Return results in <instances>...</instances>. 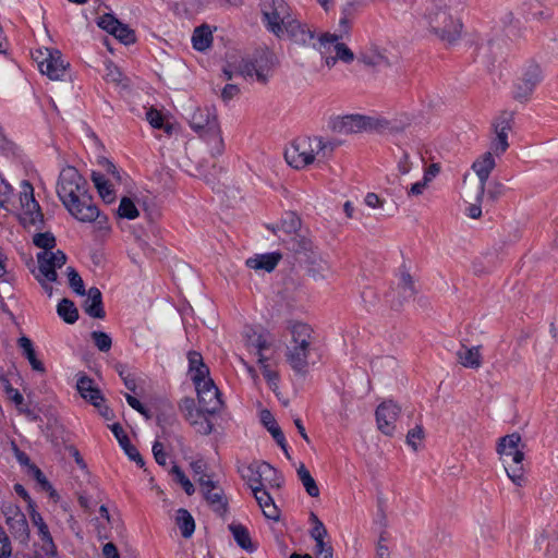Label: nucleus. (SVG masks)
Returning <instances> with one entry per match:
<instances>
[{"label": "nucleus", "instance_id": "f3484780", "mask_svg": "<svg viewBox=\"0 0 558 558\" xmlns=\"http://www.w3.org/2000/svg\"><path fill=\"white\" fill-rule=\"evenodd\" d=\"M399 415L400 408L396 403L392 401L381 402L375 412L378 429L387 436H392Z\"/></svg>", "mask_w": 558, "mask_h": 558}, {"label": "nucleus", "instance_id": "4be33fe9", "mask_svg": "<svg viewBox=\"0 0 558 558\" xmlns=\"http://www.w3.org/2000/svg\"><path fill=\"white\" fill-rule=\"evenodd\" d=\"M357 60L366 66L371 68H388L390 61L388 57L378 47L372 46L369 48L362 49L359 52Z\"/></svg>", "mask_w": 558, "mask_h": 558}, {"label": "nucleus", "instance_id": "0eeeda50", "mask_svg": "<svg viewBox=\"0 0 558 558\" xmlns=\"http://www.w3.org/2000/svg\"><path fill=\"white\" fill-rule=\"evenodd\" d=\"M293 19L286 0H272L263 8V22L267 31L279 39H282L283 28L288 26L287 22H291Z\"/></svg>", "mask_w": 558, "mask_h": 558}, {"label": "nucleus", "instance_id": "37998d69", "mask_svg": "<svg viewBox=\"0 0 558 558\" xmlns=\"http://www.w3.org/2000/svg\"><path fill=\"white\" fill-rule=\"evenodd\" d=\"M58 315L66 323L74 324L78 319V311L69 299H62L57 306Z\"/></svg>", "mask_w": 558, "mask_h": 558}, {"label": "nucleus", "instance_id": "09e8293b", "mask_svg": "<svg viewBox=\"0 0 558 558\" xmlns=\"http://www.w3.org/2000/svg\"><path fill=\"white\" fill-rule=\"evenodd\" d=\"M118 215L122 218L135 219L138 217L140 213L136 208L134 202L129 197H123L120 201V205L118 208Z\"/></svg>", "mask_w": 558, "mask_h": 558}, {"label": "nucleus", "instance_id": "1a4fd4ad", "mask_svg": "<svg viewBox=\"0 0 558 558\" xmlns=\"http://www.w3.org/2000/svg\"><path fill=\"white\" fill-rule=\"evenodd\" d=\"M41 74L47 75L50 80H61L66 71L69 63L62 59V54L57 49H37L33 53Z\"/></svg>", "mask_w": 558, "mask_h": 558}, {"label": "nucleus", "instance_id": "7c9ffc66", "mask_svg": "<svg viewBox=\"0 0 558 558\" xmlns=\"http://www.w3.org/2000/svg\"><path fill=\"white\" fill-rule=\"evenodd\" d=\"M17 344L22 350L23 355L28 360L32 368L41 374L46 373L44 363L37 359L32 340L26 336H23L17 340Z\"/></svg>", "mask_w": 558, "mask_h": 558}, {"label": "nucleus", "instance_id": "2eb2a0df", "mask_svg": "<svg viewBox=\"0 0 558 558\" xmlns=\"http://www.w3.org/2000/svg\"><path fill=\"white\" fill-rule=\"evenodd\" d=\"M513 124V114L504 111L495 120L493 126L495 131V138L492 142L490 149L496 156H500L509 147L508 133L511 131Z\"/></svg>", "mask_w": 558, "mask_h": 558}, {"label": "nucleus", "instance_id": "13d9d810", "mask_svg": "<svg viewBox=\"0 0 558 558\" xmlns=\"http://www.w3.org/2000/svg\"><path fill=\"white\" fill-rule=\"evenodd\" d=\"M120 21L112 14L106 13L98 19L97 25L109 34H114L117 27L120 25Z\"/></svg>", "mask_w": 558, "mask_h": 558}, {"label": "nucleus", "instance_id": "49530a36", "mask_svg": "<svg viewBox=\"0 0 558 558\" xmlns=\"http://www.w3.org/2000/svg\"><path fill=\"white\" fill-rule=\"evenodd\" d=\"M32 521L38 530V535L40 539L50 547H53L52 536L43 517L38 512L33 511Z\"/></svg>", "mask_w": 558, "mask_h": 558}, {"label": "nucleus", "instance_id": "b1692460", "mask_svg": "<svg viewBox=\"0 0 558 558\" xmlns=\"http://www.w3.org/2000/svg\"><path fill=\"white\" fill-rule=\"evenodd\" d=\"M267 487H263L260 485L254 486L252 489L253 495L259 505V507L263 510V513L265 517L271 520H278L279 519V510L276 507L271 496L266 489Z\"/></svg>", "mask_w": 558, "mask_h": 558}, {"label": "nucleus", "instance_id": "7ed1b4c3", "mask_svg": "<svg viewBox=\"0 0 558 558\" xmlns=\"http://www.w3.org/2000/svg\"><path fill=\"white\" fill-rule=\"evenodd\" d=\"M331 143L324 142L320 137H302L294 141L286 150L287 162L295 169H302L314 162L316 156L326 157L331 153Z\"/></svg>", "mask_w": 558, "mask_h": 558}, {"label": "nucleus", "instance_id": "4c0bfd02", "mask_svg": "<svg viewBox=\"0 0 558 558\" xmlns=\"http://www.w3.org/2000/svg\"><path fill=\"white\" fill-rule=\"evenodd\" d=\"M205 412H202L201 409L194 411L193 409L189 411L187 418L191 421V424L196 427L197 433L202 435H209L213 432V423L204 415Z\"/></svg>", "mask_w": 558, "mask_h": 558}, {"label": "nucleus", "instance_id": "774afa93", "mask_svg": "<svg viewBox=\"0 0 558 558\" xmlns=\"http://www.w3.org/2000/svg\"><path fill=\"white\" fill-rule=\"evenodd\" d=\"M153 453L155 457V460L158 464L165 465L167 461V454L163 451V446L161 442L156 441L153 446Z\"/></svg>", "mask_w": 558, "mask_h": 558}, {"label": "nucleus", "instance_id": "a18cd8bd", "mask_svg": "<svg viewBox=\"0 0 558 558\" xmlns=\"http://www.w3.org/2000/svg\"><path fill=\"white\" fill-rule=\"evenodd\" d=\"M33 243L35 246L41 248V252H53L57 242L56 238L51 232H39L33 236Z\"/></svg>", "mask_w": 558, "mask_h": 558}, {"label": "nucleus", "instance_id": "e2e57ef3", "mask_svg": "<svg viewBox=\"0 0 558 558\" xmlns=\"http://www.w3.org/2000/svg\"><path fill=\"white\" fill-rule=\"evenodd\" d=\"M424 438V430L421 426H415L410 429L407 435V442L414 450H417V441H421Z\"/></svg>", "mask_w": 558, "mask_h": 558}, {"label": "nucleus", "instance_id": "20e7f679", "mask_svg": "<svg viewBox=\"0 0 558 558\" xmlns=\"http://www.w3.org/2000/svg\"><path fill=\"white\" fill-rule=\"evenodd\" d=\"M521 436L519 433H512L499 438L497 453L505 464L508 477L518 486L524 482V471L522 462L524 452L520 449Z\"/></svg>", "mask_w": 558, "mask_h": 558}, {"label": "nucleus", "instance_id": "69168bd1", "mask_svg": "<svg viewBox=\"0 0 558 558\" xmlns=\"http://www.w3.org/2000/svg\"><path fill=\"white\" fill-rule=\"evenodd\" d=\"M125 399H126L128 404L132 409H134L135 411L140 412L141 414H143L147 418L150 417L148 411L145 409V407L135 397L126 393L125 395Z\"/></svg>", "mask_w": 558, "mask_h": 558}, {"label": "nucleus", "instance_id": "f03ea898", "mask_svg": "<svg viewBox=\"0 0 558 558\" xmlns=\"http://www.w3.org/2000/svg\"><path fill=\"white\" fill-rule=\"evenodd\" d=\"M291 340L286 348V360L290 367L299 374L306 373L308 359L315 350L316 338L313 328L302 322L289 325Z\"/></svg>", "mask_w": 558, "mask_h": 558}, {"label": "nucleus", "instance_id": "dca6fc26", "mask_svg": "<svg viewBox=\"0 0 558 558\" xmlns=\"http://www.w3.org/2000/svg\"><path fill=\"white\" fill-rule=\"evenodd\" d=\"M542 81V69L534 61H529L523 70L522 75L515 84L514 98H526L534 90L535 86Z\"/></svg>", "mask_w": 558, "mask_h": 558}, {"label": "nucleus", "instance_id": "473e14b6", "mask_svg": "<svg viewBox=\"0 0 558 558\" xmlns=\"http://www.w3.org/2000/svg\"><path fill=\"white\" fill-rule=\"evenodd\" d=\"M260 486L280 488L283 483L282 475L269 463L262 461Z\"/></svg>", "mask_w": 558, "mask_h": 558}, {"label": "nucleus", "instance_id": "6e6d98bb", "mask_svg": "<svg viewBox=\"0 0 558 558\" xmlns=\"http://www.w3.org/2000/svg\"><path fill=\"white\" fill-rule=\"evenodd\" d=\"M171 473L174 475L175 481L182 486L184 492L191 496L194 492V485L192 482L186 477L184 472L180 469L178 465H173L171 469Z\"/></svg>", "mask_w": 558, "mask_h": 558}, {"label": "nucleus", "instance_id": "e433bc0d", "mask_svg": "<svg viewBox=\"0 0 558 558\" xmlns=\"http://www.w3.org/2000/svg\"><path fill=\"white\" fill-rule=\"evenodd\" d=\"M229 530L231 531L236 544L247 550H255V546L252 543L248 530L242 524H230Z\"/></svg>", "mask_w": 558, "mask_h": 558}, {"label": "nucleus", "instance_id": "6ab92c4d", "mask_svg": "<svg viewBox=\"0 0 558 558\" xmlns=\"http://www.w3.org/2000/svg\"><path fill=\"white\" fill-rule=\"evenodd\" d=\"M76 388L83 399L89 401L94 407L100 408L104 397L90 377L82 375L77 379Z\"/></svg>", "mask_w": 558, "mask_h": 558}, {"label": "nucleus", "instance_id": "5fc2aeb1", "mask_svg": "<svg viewBox=\"0 0 558 558\" xmlns=\"http://www.w3.org/2000/svg\"><path fill=\"white\" fill-rule=\"evenodd\" d=\"M90 337L99 351L108 352L111 349L112 340L108 333L104 331H93Z\"/></svg>", "mask_w": 558, "mask_h": 558}, {"label": "nucleus", "instance_id": "412c9836", "mask_svg": "<svg viewBox=\"0 0 558 558\" xmlns=\"http://www.w3.org/2000/svg\"><path fill=\"white\" fill-rule=\"evenodd\" d=\"M202 490L204 492L206 500L213 507V509L222 514L226 512V501L221 490H215V484L211 480H206L203 477L198 478Z\"/></svg>", "mask_w": 558, "mask_h": 558}, {"label": "nucleus", "instance_id": "72a5a7b5", "mask_svg": "<svg viewBox=\"0 0 558 558\" xmlns=\"http://www.w3.org/2000/svg\"><path fill=\"white\" fill-rule=\"evenodd\" d=\"M283 243L294 254H303L305 256L308 253L313 254V242L299 233L291 235L289 240H283Z\"/></svg>", "mask_w": 558, "mask_h": 558}, {"label": "nucleus", "instance_id": "9d476101", "mask_svg": "<svg viewBox=\"0 0 558 558\" xmlns=\"http://www.w3.org/2000/svg\"><path fill=\"white\" fill-rule=\"evenodd\" d=\"M272 66V53L262 51L253 59H242L236 66V72L243 77H256V81L265 84Z\"/></svg>", "mask_w": 558, "mask_h": 558}, {"label": "nucleus", "instance_id": "79ce46f5", "mask_svg": "<svg viewBox=\"0 0 558 558\" xmlns=\"http://www.w3.org/2000/svg\"><path fill=\"white\" fill-rule=\"evenodd\" d=\"M299 480L303 484L306 493L311 497H318L319 496V488L314 480V477L311 475L310 471L306 469V466L301 463L300 466L296 470Z\"/></svg>", "mask_w": 558, "mask_h": 558}, {"label": "nucleus", "instance_id": "ea45409f", "mask_svg": "<svg viewBox=\"0 0 558 558\" xmlns=\"http://www.w3.org/2000/svg\"><path fill=\"white\" fill-rule=\"evenodd\" d=\"M177 524L184 538H190L195 530V522L191 513L186 509H179L177 511Z\"/></svg>", "mask_w": 558, "mask_h": 558}, {"label": "nucleus", "instance_id": "ddd939ff", "mask_svg": "<svg viewBox=\"0 0 558 558\" xmlns=\"http://www.w3.org/2000/svg\"><path fill=\"white\" fill-rule=\"evenodd\" d=\"M288 26L283 28L282 39L289 38L294 44L300 46H312L317 49L318 41L316 38L315 29L311 28L307 24L293 19L291 22H287Z\"/></svg>", "mask_w": 558, "mask_h": 558}, {"label": "nucleus", "instance_id": "5701e85b", "mask_svg": "<svg viewBox=\"0 0 558 558\" xmlns=\"http://www.w3.org/2000/svg\"><path fill=\"white\" fill-rule=\"evenodd\" d=\"M485 181H482L480 179H476L474 177L464 175L463 183H462V193L465 197V199L470 203H481L486 187Z\"/></svg>", "mask_w": 558, "mask_h": 558}, {"label": "nucleus", "instance_id": "6e6552de", "mask_svg": "<svg viewBox=\"0 0 558 558\" xmlns=\"http://www.w3.org/2000/svg\"><path fill=\"white\" fill-rule=\"evenodd\" d=\"M20 203L22 214L20 220L24 227H35L41 229L44 226V215L38 202L34 197V187L28 181L21 184Z\"/></svg>", "mask_w": 558, "mask_h": 558}, {"label": "nucleus", "instance_id": "f8f14e48", "mask_svg": "<svg viewBox=\"0 0 558 558\" xmlns=\"http://www.w3.org/2000/svg\"><path fill=\"white\" fill-rule=\"evenodd\" d=\"M190 125L201 136L217 133L220 128L216 110L209 107L196 108L190 117Z\"/></svg>", "mask_w": 558, "mask_h": 558}, {"label": "nucleus", "instance_id": "4d7b16f0", "mask_svg": "<svg viewBox=\"0 0 558 558\" xmlns=\"http://www.w3.org/2000/svg\"><path fill=\"white\" fill-rule=\"evenodd\" d=\"M356 11H357V7L354 2H348L342 8V12H341L342 16L339 21V24L341 27L344 28L345 32L350 28V23H351L352 19L354 17Z\"/></svg>", "mask_w": 558, "mask_h": 558}, {"label": "nucleus", "instance_id": "9b49d317", "mask_svg": "<svg viewBox=\"0 0 558 558\" xmlns=\"http://www.w3.org/2000/svg\"><path fill=\"white\" fill-rule=\"evenodd\" d=\"M194 384L197 390L201 411L206 414L219 412L222 408V401L220 399V391L214 380L208 377Z\"/></svg>", "mask_w": 558, "mask_h": 558}, {"label": "nucleus", "instance_id": "a19ab883", "mask_svg": "<svg viewBox=\"0 0 558 558\" xmlns=\"http://www.w3.org/2000/svg\"><path fill=\"white\" fill-rule=\"evenodd\" d=\"M146 120L154 129L163 130L168 135H171L174 130V125L165 122L162 113L156 108L151 107L147 110Z\"/></svg>", "mask_w": 558, "mask_h": 558}, {"label": "nucleus", "instance_id": "de8ad7c7", "mask_svg": "<svg viewBox=\"0 0 558 558\" xmlns=\"http://www.w3.org/2000/svg\"><path fill=\"white\" fill-rule=\"evenodd\" d=\"M402 300L412 299L415 294L414 281L409 272H402L399 282Z\"/></svg>", "mask_w": 558, "mask_h": 558}, {"label": "nucleus", "instance_id": "864d4df0", "mask_svg": "<svg viewBox=\"0 0 558 558\" xmlns=\"http://www.w3.org/2000/svg\"><path fill=\"white\" fill-rule=\"evenodd\" d=\"M117 39H119L124 45L134 44L136 40L135 32L131 29L126 24L120 23L117 27L114 34H112Z\"/></svg>", "mask_w": 558, "mask_h": 558}, {"label": "nucleus", "instance_id": "bf43d9fd", "mask_svg": "<svg viewBox=\"0 0 558 558\" xmlns=\"http://www.w3.org/2000/svg\"><path fill=\"white\" fill-rule=\"evenodd\" d=\"M68 278L69 283L71 288L74 290L75 293L80 295L85 294V287L82 277L80 274L72 267L68 268Z\"/></svg>", "mask_w": 558, "mask_h": 558}, {"label": "nucleus", "instance_id": "393cba45", "mask_svg": "<svg viewBox=\"0 0 558 558\" xmlns=\"http://www.w3.org/2000/svg\"><path fill=\"white\" fill-rule=\"evenodd\" d=\"M457 357L459 363L466 367L477 369L482 366V354H481V345L476 347H466L461 345V348L457 351Z\"/></svg>", "mask_w": 558, "mask_h": 558}, {"label": "nucleus", "instance_id": "680f3d73", "mask_svg": "<svg viewBox=\"0 0 558 558\" xmlns=\"http://www.w3.org/2000/svg\"><path fill=\"white\" fill-rule=\"evenodd\" d=\"M315 556L316 558H332V546L330 543L325 542V538L315 541Z\"/></svg>", "mask_w": 558, "mask_h": 558}, {"label": "nucleus", "instance_id": "c9c22d12", "mask_svg": "<svg viewBox=\"0 0 558 558\" xmlns=\"http://www.w3.org/2000/svg\"><path fill=\"white\" fill-rule=\"evenodd\" d=\"M92 181L94 182L99 195L106 203H112L116 198V194L111 189V183L105 178L102 173L93 172Z\"/></svg>", "mask_w": 558, "mask_h": 558}, {"label": "nucleus", "instance_id": "052dcab7", "mask_svg": "<svg viewBox=\"0 0 558 558\" xmlns=\"http://www.w3.org/2000/svg\"><path fill=\"white\" fill-rule=\"evenodd\" d=\"M209 137V142L211 143V155L213 156H220L222 155L225 150V143L223 138L221 136V130L217 133H210L207 135Z\"/></svg>", "mask_w": 558, "mask_h": 558}, {"label": "nucleus", "instance_id": "39448f33", "mask_svg": "<svg viewBox=\"0 0 558 558\" xmlns=\"http://www.w3.org/2000/svg\"><path fill=\"white\" fill-rule=\"evenodd\" d=\"M430 32L440 40L454 44L462 34V23L453 17L446 9L436 8L427 14Z\"/></svg>", "mask_w": 558, "mask_h": 558}, {"label": "nucleus", "instance_id": "cd10ccee", "mask_svg": "<svg viewBox=\"0 0 558 558\" xmlns=\"http://www.w3.org/2000/svg\"><path fill=\"white\" fill-rule=\"evenodd\" d=\"M493 154V151H486L473 162L472 169L476 174V179L487 182L490 172L496 166Z\"/></svg>", "mask_w": 558, "mask_h": 558}, {"label": "nucleus", "instance_id": "f704fd0d", "mask_svg": "<svg viewBox=\"0 0 558 558\" xmlns=\"http://www.w3.org/2000/svg\"><path fill=\"white\" fill-rule=\"evenodd\" d=\"M213 43V34L207 25H201L194 29L192 35L193 47L198 51H204L210 47Z\"/></svg>", "mask_w": 558, "mask_h": 558}, {"label": "nucleus", "instance_id": "423d86ee", "mask_svg": "<svg viewBox=\"0 0 558 558\" xmlns=\"http://www.w3.org/2000/svg\"><path fill=\"white\" fill-rule=\"evenodd\" d=\"M317 41V50L328 69L333 68L338 61L350 64L355 59L354 52L344 43H341L340 37L336 34H320Z\"/></svg>", "mask_w": 558, "mask_h": 558}, {"label": "nucleus", "instance_id": "0e129e2a", "mask_svg": "<svg viewBox=\"0 0 558 558\" xmlns=\"http://www.w3.org/2000/svg\"><path fill=\"white\" fill-rule=\"evenodd\" d=\"M11 544L4 531L0 526V558H8L11 556Z\"/></svg>", "mask_w": 558, "mask_h": 558}, {"label": "nucleus", "instance_id": "603ef678", "mask_svg": "<svg viewBox=\"0 0 558 558\" xmlns=\"http://www.w3.org/2000/svg\"><path fill=\"white\" fill-rule=\"evenodd\" d=\"M267 361H268L267 357H265L264 355H260V357L258 359V364L262 368L263 375L266 378L267 383L269 384V386L272 389H275V388H277L279 375L276 371L270 368Z\"/></svg>", "mask_w": 558, "mask_h": 558}, {"label": "nucleus", "instance_id": "a211bd4d", "mask_svg": "<svg viewBox=\"0 0 558 558\" xmlns=\"http://www.w3.org/2000/svg\"><path fill=\"white\" fill-rule=\"evenodd\" d=\"M372 118L362 114H350L340 118L335 129L340 133H359L363 131H371Z\"/></svg>", "mask_w": 558, "mask_h": 558}, {"label": "nucleus", "instance_id": "2f4dec72", "mask_svg": "<svg viewBox=\"0 0 558 558\" xmlns=\"http://www.w3.org/2000/svg\"><path fill=\"white\" fill-rule=\"evenodd\" d=\"M405 124L387 119L372 118L371 131H376L380 134L393 135L403 132Z\"/></svg>", "mask_w": 558, "mask_h": 558}, {"label": "nucleus", "instance_id": "c756f323", "mask_svg": "<svg viewBox=\"0 0 558 558\" xmlns=\"http://www.w3.org/2000/svg\"><path fill=\"white\" fill-rule=\"evenodd\" d=\"M7 522L15 537L22 541L28 537V523L25 514L19 508H14L12 515L8 517Z\"/></svg>", "mask_w": 558, "mask_h": 558}, {"label": "nucleus", "instance_id": "8fccbe9b", "mask_svg": "<svg viewBox=\"0 0 558 558\" xmlns=\"http://www.w3.org/2000/svg\"><path fill=\"white\" fill-rule=\"evenodd\" d=\"M111 432L118 439L120 446L123 448L128 457L131 454V449H136L130 441L128 435L124 433L122 426L119 423H114L110 426Z\"/></svg>", "mask_w": 558, "mask_h": 558}, {"label": "nucleus", "instance_id": "bb28decb", "mask_svg": "<svg viewBox=\"0 0 558 558\" xmlns=\"http://www.w3.org/2000/svg\"><path fill=\"white\" fill-rule=\"evenodd\" d=\"M85 312L94 318H104L106 313L102 306V296L98 288L92 287L88 290L85 301Z\"/></svg>", "mask_w": 558, "mask_h": 558}, {"label": "nucleus", "instance_id": "a878e982", "mask_svg": "<svg viewBox=\"0 0 558 558\" xmlns=\"http://www.w3.org/2000/svg\"><path fill=\"white\" fill-rule=\"evenodd\" d=\"M260 420L264 426L268 429V432L271 434L278 446L284 451V453L289 457L288 453V447L286 437L277 424L274 415L268 410H263L260 413Z\"/></svg>", "mask_w": 558, "mask_h": 558}, {"label": "nucleus", "instance_id": "c85d7f7f", "mask_svg": "<svg viewBox=\"0 0 558 558\" xmlns=\"http://www.w3.org/2000/svg\"><path fill=\"white\" fill-rule=\"evenodd\" d=\"M189 372L192 374V380L197 383L209 376V368L204 364L199 352L191 351L187 354Z\"/></svg>", "mask_w": 558, "mask_h": 558}, {"label": "nucleus", "instance_id": "4468645a", "mask_svg": "<svg viewBox=\"0 0 558 558\" xmlns=\"http://www.w3.org/2000/svg\"><path fill=\"white\" fill-rule=\"evenodd\" d=\"M36 258L40 276L50 282L57 280V269L61 268L66 263V255L61 250H57L56 252H39Z\"/></svg>", "mask_w": 558, "mask_h": 558}, {"label": "nucleus", "instance_id": "f257e3e1", "mask_svg": "<svg viewBox=\"0 0 558 558\" xmlns=\"http://www.w3.org/2000/svg\"><path fill=\"white\" fill-rule=\"evenodd\" d=\"M87 182L71 166L59 174L57 194L69 213L82 222H93L99 217V209L87 194Z\"/></svg>", "mask_w": 558, "mask_h": 558}, {"label": "nucleus", "instance_id": "58836bf2", "mask_svg": "<svg viewBox=\"0 0 558 558\" xmlns=\"http://www.w3.org/2000/svg\"><path fill=\"white\" fill-rule=\"evenodd\" d=\"M260 471H262V461L253 462V463L240 469L242 478L247 482L251 489H253L254 486L260 485V476H262Z\"/></svg>", "mask_w": 558, "mask_h": 558}, {"label": "nucleus", "instance_id": "3c124183", "mask_svg": "<svg viewBox=\"0 0 558 558\" xmlns=\"http://www.w3.org/2000/svg\"><path fill=\"white\" fill-rule=\"evenodd\" d=\"M329 270L330 267L325 259H323L320 256H313L310 271L313 274L314 278H325Z\"/></svg>", "mask_w": 558, "mask_h": 558}, {"label": "nucleus", "instance_id": "c03bdc74", "mask_svg": "<svg viewBox=\"0 0 558 558\" xmlns=\"http://www.w3.org/2000/svg\"><path fill=\"white\" fill-rule=\"evenodd\" d=\"M301 228V219L295 213L289 211L284 215L280 222V230L288 235L298 233Z\"/></svg>", "mask_w": 558, "mask_h": 558}, {"label": "nucleus", "instance_id": "338daca9", "mask_svg": "<svg viewBox=\"0 0 558 558\" xmlns=\"http://www.w3.org/2000/svg\"><path fill=\"white\" fill-rule=\"evenodd\" d=\"M397 168L401 174H408L411 171L412 162L410 161V156L407 151L402 153V156L398 160Z\"/></svg>", "mask_w": 558, "mask_h": 558}, {"label": "nucleus", "instance_id": "aec40b11", "mask_svg": "<svg viewBox=\"0 0 558 558\" xmlns=\"http://www.w3.org/2000/svg\"><path fill=\"white\" fill-rule=\"evenodd\" d=\"M281 258L282 255L279 252L255 254L246 259L245 265L256 271L263 270L270 272L277 267Z\"/></svg>", "mask_w": 558, "mask_h": 558}]
</instances>
